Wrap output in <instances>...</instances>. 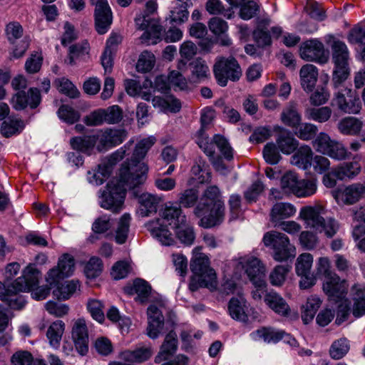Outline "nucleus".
Instances as JSON below:
<instances>
[{"label":"nucleus","mask_w":365,"mask_h":365,"mask_svg":"<svg viewBox=\"0 0 365 365\" xmlns=\"http://www.w3.org/2000/svg\"><path fill=\"white\" fill-rule=\"evenodd\" d=\"M214 117L215 111L212 109L206 108L203 110L200 118L202 126L195 134L196 143L208 157H211L212 159L215 157V152L212 149L213 145L209 143V137L205 130L207 126L210 125Z\"/></svg>","instance_id":"nucleus-7"},{"label":"nucleus","mask_w":365,"mask_h":365,"mask_svg":"<svg viewBox=\"0 0 365 365\" xmlns=\"http://www.w3.org/2000/svg\"><path fill=\"white\" fill-rule=\"evenodd\" d=\"M262 241L265 247L272 250V257L277 262L292 259L297 255L295 246L282 232L275 230L267 232L264 235Z\"/></svg>","instance_id":"nucleus-3"},{"label":"nucleus","mask_w":365,"mask_h":365,"mask_svg":"<svg viewBox=\"0 0 365 365\" xmlns=\"http://www.w3.org/2000/svg\"><path fill=\"white\" fill-rule=\"evenodd\" d=\"M317 190L316 182L314 180H299L295 194L298 197H304L312 195Z\"/></svg>","instance_id":"nucleus-50"},{"label":"nucleus","mask_w":365,"mask_h":365,"mask_svg":"<svg viewBox=\"0 0 365 365\" xmlns=\"http://www.w3.org/2000/svg\"><path fill=\"white\" fill-rule=\"evenodd\" d=\"M244 307L245 304L242 300L232 298L228 305V310L232 318L241 322H246L247 320V315L245 312Z\"/></svg>","instance_id":"nucleus-48"},{"label":"nucleus","mask_w":365,"mask_h":365,"mask_svg":"<svg viewBox=\"0 0 365 365\" xmlns=\"http://www.w3.org/2000/svg\"><path fill=\"white\" fill-rule=\"evenodd\" d=\"M209 143L213 145L212 149L215 152V157L213 159L211 157L209 158L215 167L219 168L222 165V163L220 156L215 152V146L225 159L228 160L232 159V149L225 138L220 135H215L212 140L211 141L209 140Z\"/></svg>","instance_id":"nucleus-22"},{"label":"nucleus","mask_w":365,"mask_h":365,"mask_svg":"<svg viewBox=\"0 0 365 365\" xmlns=\"http://www.w3.org/2000/svg\"><path fill=\"white\" fill-rule=\"evenodd\" d=\"M300 56L307 61L324 63L328 58L325 56L324 45L318 40L307 41L300 47Z\"/></svg>","instance_id":"nucleus-14"},{"label":"nucleus","mask_w":365,"mask_h":365,"mask_svg":"<svg viewBox=\"0 0 365 365\" xmlns=\"http://www.w3.org/2000/svg\"><path fill=\"white\" fill-rule=\"evenodd\" d=\"M105 123L114 124L119 123L123 118V110L118 106H112L103 109Z\"/></svg>","instance_id":"nucleus-63"},{"label":"nucleus","mask_w":365,"mask_h":365,"mask_svg":"<svg viewBox=\"0 0 365 365\" xmlns=\"http://www.w3.org/2000/svg\"><path fill=\"white\" fill-rule=\"evenodd\" d=\"M292 267L290 265H277L269 274V281L273 286L281 287L285 282Z\"/></svg>","instance_id":"nucleus-47"},{"label":"nucleus","mask_w":365,"mask_h":365,"mask_svg":"<svg viewBox=\"0 0 365 365\" xmlns=\"http://www.w3.org/2000/svg\"><path fill=\"white\" fill-rule=\"evenodd\" d=\"M279 133L276 138V145L284 154H291L295 151L299 145V141L292 134L282 128L278 127Z\"/></svg>","instance_id":"nucleus-26"},{"label":"nucleus","mask_w":365,"mask_h":365,"mask_svg":"<svg viewBox=\"0 0 365 365\" xmlns=\"http://www.w3.org/2000/svg\"><path fill=\"white\" fill-rule=\"evenodd\" d=\"M41 101L40 91L36 88H31L28 93L24 91H17L11 99L12 107L16 110L25 109L28 106L34 109L38 106Z\"/></svg>","instance_id":"nucleus-11"},{"label":"nucleus","mask_w":365,"mask_h":365,"mask_svg":"<svg viewBox=\"0 0 365 365\" xmlns=\"http://www.w3.org/2000/svg\"><path fill=\"white\" fill-rule=\"evenodd\" d=\"M280 119L285 125L292 128H297L302 120L301 115L297 109V103L289 101L283 109Z\"/></svg>","instance_id":"nucleus-31"},{"label":"nucleus","mask_w":365,"mask_h":365,"mask_svg":"<svg viewBox=\"0 0 365 365\" xmlns=\"http://www.w3.org/2000/svg\"><path fill=\"white\" fill-rule=\"evenodd\" d=\"M243 264L245 272L253 284L258 287L263 286L265 268L261 261L256 257H250L247 258Z\"/></svg>","instance_id":"nucleus-18"},{"label":"nucleus","mask_w":365,"mask_h":365,"mask_svg":"<svg viewBox=\"0 0 365 365\" xmlns=\"http://www.w3.org/2000/svg\"><path fill=\"white\" fill-rule=\"evenodd\" d=\"M162 201L161 197L150 193H143L138 197L139 213L142 217H147L155 213Z\"/></svg>","instance_id":"nucleus-29"},{"label":"nucleus","mask_w":365,"mask_h":365,"mask_svg":"<svg viewBox=\"0 0 365 365\" xmlns=\"http://www.w3.org/2000/svg\"><path fill=\"white\" fill-rule=\"evenodd\" d=\"M155 138L151 136L147 138H144L139 141L136 145L135 150L133 152V163H123L121 167L128 166L129 168H132L141 164V163H140V160L144 158L148 150L155 144ZM142 164H143V163H142ZM145 165L147 166L146 164Z\"/></svg>","instance_id":"nucleus-34"},{"label":"nucleus","mask_w":365,"mask_h":365,"mask_svg":"<svg viewBox=\"0 0 365 365\" xmlns=\"http://www.w3.org/2000/svg\"><path fill=\"white\" fill-rule=\"evenodd\" d=\"M161 217L163 220L173 230L185 225L187 221V217L183 214L181 207L174 206L170 202L165 205L161 211Z\"/></svg>","instance_id":"nucleus-19"},{"label":"nucleus","mask_w":365,"mask_h":365,"mask_svg":"<svg viewBox=\"0 0 365 365\" xmlns=\"http://www.w3.org/2000/svg\"><path fill=\"white\" fill-rule=\"evenodd\" d=\"M322 288L329 299L335 302L344 299L347 294L346 282L337 274L324 279Z\"/></svg>","instance_id":"nucleus-15"},{"label":"nucleus","mask_w":365,"mask_h":365,"mask_svg":"<svg viewBox=\"0 0 365 365\" xmlns=\"http://www.w3.org/2000/svg\"><path fill=\"white\" fill-rule=\"evenodd\" d=\"M252 336L254 339H262L267 343H277L284 336H288L284 331L274 330L270 327H262L252 332Z\"/></svg>","instance_id":"nucleus-36"},{"label":"nucleus","mask_w":365,"mask_h":365,"mask_svg":"<svg viewBox=\"0 0 365 365\" xmlns=\"http://www.w3.org/2000/svg\"><path fill=\"white\" fill-rule=\"evenodd\" d=\"M71 336L78 352L81 355L86 354L88 351L89 335L84 319H78L75 322Z\"/></svg>","instance_id":"nucleus-16"},{"label":"nucleus","mask_w":365,"mask_h":365,"mask_svg":"<svg viewBox=\"0 0 365 365\" xmlns=\"http://www.w3.org/2000/svg\"><path fill=\"white\" fill-rule=\"evenodd\" d=\"M96 4L95 24L99 34H106L112 23V12L107 0H90Z\"/></svg>","instance_id":"nucleus-10"},{"label":"nucleus","mask_w":365,"mask_h":365,"mask_svg":"<svg viewBox=\"0 0 365 365\" xmlns=\"http://www.w3.org/2000/svg\"><path fill=\"white\" fill-rule=\"evenodd\" d=\"M263 156L265 161L271 165H275L282 159L279 153V148L273 143H269L265 145L263 149Z\"/></svg>","instance_id":"nucleus-60"},{"label":"nucleus","mask_w":365,"mask_h":365,"mask_svg":"<svg viewBox=\"0 0 365 365\" xmlns=\"http://www.w3.org/2000/svg\"><path fill=\"white\" fill-rule=\"evenodd\" d=\"M133 289L138 295V299L144 303L150 296L151 287L143 279H136L133 283Z\"/></svg>","instance_id":"nucleus-64"},{"label":"nucleus","mask_w":365,"mask_h":365,"mask_svg":"<svg viewBox=\"0 0 365 365\" xmlns=\"http://www.w3.org/2000/svg\"><path fill=\"white\" fill-rule=\"evenodd\" d=\"M176 237L185 245H191L195 238L193 228L188 225L187 222L174 230Z\"/></svg>","instance_id":"nucleus-49"},{"label":"nucleus","mask_w":365,"mask_h":365,"mask_svg":"<svg viewBox=\"0 0 365 365\" xmlns=\"http://www.w3.org/2000/svg\"><path fill=\"white\" fill-rule=\"evenodd\" d=\"M334 140L331 139L328 134L320 133L313 140L312 144L317 152L327 155Z\"/></svg>","instance_id":"nucleus-54"},{"label":"nucleus","mask_w":365,"mask_h":365,"mask_svg":"<svg viewBox=\"0 0 365 365\" xmlns=\"http://www.w3.org/2000/svg\"><path fill=\"white\" fill-rule=\"evenodd\" d=\"M74 269V258L68 254H64L58 259V265L48 272L46 281L50 285L56 284L64 277L70 276Z\"/></svg>","instance_id":"nucleus-8"},{"label":"nucleus","mask_w":365,"mask_h":365,"mask_svg":"<svg viewBox=\"0 0 365 365\" xmlns=\"http://www.w3.org/2000/svg\"><path fill=\"white\" fill-rule=\"evenodd\" d=\"M97 139V150L100 152L116 146L123 143L126 138L123 130L107 128L95 135Z\"/></svg>","instance_id":"nucleus-12"},{"label":"nucleus","mask_w":365,"mask_h":365,"mask_svg":"<svg viewBox=\"0 0 365 365\" xmlns=\"http://www.w3.org/2000/svg\"><path fill=\"white\" fill-rule=\"evenodd\" d=\"M155 56L148 51L142 52L138 61L136 68L138 71L146 73L152 70L155 65Z\"/></svg>","instance_id":"nucleus-55"},{"label":"nucleus","mask_w":365,"mask_h":365,"mask_svg":"<svg viewBox=\"0 0 365 365\" xmlns=\"http://www.w3.org/2000/svg\"><path fill=\"white\" fill-rule=\"evenodd\" d=\"M296 211V207L291 203L277 202L270 210V221L274 225L278 224L279 222L294 216Z\"/></svg>","instance_id":"nucleus-25"},{"label":"nucleus","mask_w":365,"mask_h":365,"mask_svg":"<svg viewBox=\"0 0 365 365\" xmlns=\"http://www.w3.org/2000/svg\"><path fill=\"white\" fill-rule=\"evenodd\" d=\"M301 85L304 91H312L318 78V70L312 64L303 66L299 71Z\"/></svg>","instance_id":"nucleus-32"},{"label":"nucleus","mask_w":365,"mask_h":365,"mask_svg":"<svg viewBox=\"0 0 365 365\" xmlns=\"http://www.w3.org/2000/svg\"><path fill=\"white\" fill-rule=\"evenodd\" d=\"M313 159V152L310 146H300L291 158V163L302 169L311 167Z\"/></svg>","instance_id":"nucleus-33"},{"label":"nucleus","mask_w":365,"mask_h":365,"mask_svg":"<svg viewBox=\"0 0 365 365\" xmlns=\"http://www.w3.org/2000/svg\"><path fill=\"white\" fill-rule=\"evenodd\" d=\"M41 272L34 263H29L22 271V275L6 286V295L2 298L9 308L14 310L21 309L26 304L19 292H29L38 286Z\"/></svg>","instance_id":"nucleus-2"},{"label":"nucleus","mask_w":365,"mask_h":365,"mask_svg":"<svg viewBox=\"0 0 365 365\" xmlns=\"http://www.w3.org/2000/svg\"><path fill=\"white\" fill-rule=\"evenodd\" d=\"M190 269L194 274L209 279V286H217L216 273L210 267L209 258L205 255L200 254L195 256L191 261Z\"/></svg>","instance_id":"nucleus-13"},{"label":"nucleus","mask_w":365,"mask_h":365,"mask_svg":"<svg viewBox=\"0 0 365 365\" xmlns=\"http://www.w3.org/2000/svg\"><path fill=\"white\" fill-rule=\"evenodd\" d=\"M56 287L53 291V294L59 299H68L79 287L78 281H66L64 283H60L58 281L56 284L51 285Z\"/></svg>","instance_id":"nucleus-38"},{"label":"nucleus","mask_w":365,"mask_h":365,"mask_svg":"<svg viewBox=\"0 0 365 365\" xmlns=\"http://www.w3.org/2000/svg\"><path fill=\"white\" fill-rule=\"evenodd\" d=\"M365 192V185L356 183L345 187L339 194L340 200L346 205L358 202Z\"/></svg>","instance_id":"nucleus-35"},{"label":"nucleus","mask_w":365,"mask_h":365,"mask_svg":"<svg viewBox=\"0 0 365 365\" xmlns=\"http://www.w3.org/2000/svg\"><path fill=\"white\" fill-rule=\"evenodd\" d=\"M160 221L158 219L148 222L146 225L148 230L151 235L159 240L163 245H173L175 243V238L166 226L161 224Z\"/></svg>","instance_id":"nucleus-24"},{"label":"nucleus","mask_w":365,"mask_h":365,"mask_svg":"<svg viewBox=\"0 0 365 365\" xmlns=\"http://www.w3.org/2000/svg\"><path fill=\"white\" fill-rule=\"evenodd\" d=\"M349 349L346 339H339L332 344L329 350L330 356L334 359H340L348 352Z\"/></svg>","instance_id":"nucleus-62"},{"label":"nucleus","mask_w":365,"mask_h":365,"mask_svg":"<svg viewBox=\"0 0 365 365\" xmlns=\"http://www.w3.org/2000/svg\"><path fill=\"white\" fill-rule=\"evenodd\" d=\"M178 349L177 334L175 331H170L164 339L160 346V351L155 358V363H160L163 361L168 360L173 356Z\"/></svg>","instance_id":"nucleus-27"},{"label":"nucleus","mask_w":365,"mask_h":365,"mask_svg":"<svg viewBox=\"0 0 365 365\" xmlns=\"http://www.w3.org/2000/svg\"><path fill=\"white\" fill-rule=\"evenodd\" d=\"M321 302L320 299L317 297H312L307 299L306 304L302 307V319L304 324H308L313 319L320 307Z\"/></svg>","instance_id":"nucleus-45"},{"label":"nucleus","mask_w":365,"mask_h":365,"mask_svg":"<svg viewBox=\"0 0 365 365\" xmlns=\"http://www.w3.org/2000/svg\"><path fill=\"white\" fill-rule=\"evenodd\" d=\"M148 326L147 334L152 339L157 338L160 334L164 325V317L160 309L154 304H151L147 311Z\"/></svg>","instance_id":"nucleus-21"},{"label":"nucleus","mask_w":365,"mask_h":365,"mask_svg":"<svg viewBox=\"0 0 365 365\" xmlns=\"http://www.w3.org/2000/svg\"><path fill=\"white\" fill-rule=\"evenodd\" d=\"M153 354L152 346L139 344L134 349H128L120 354L121 359L130 363L141 364L149 360Z\"/></svg>","instance_id":"nucleus-20"},{"label":"nucleus","mask_w":365,"mask_h":365,"mask_svg":"<svg viewBox=\"0 0 365 365\" xmlns=\"http://www.w3.org/2000/svg\"><path fill=\"white\" fill-rule=\"evenodd\" d=\"M131 217L130 214H123L119 220L115 234V241L119 245L124 244L128 239Z\"/></svg>","instance_id":"nucleus-41"},{"label":"nucleus","mask_w":365,"mask_h":365,"mask_svg":"<svg viewBox=\"0 0 365 365\" xmlns=\"http://www.w3.org/2000/svg\"><path fill=\"white\" fill-rule=\"evenodd\" d=\"M362 125V122L358 118L345 117L339 122L337 127L341 133L353 135L359 133Z\"/></svg>","instance_id":"nucleus-37"},{"label":"nucleus","mask_w":365,"mask_h":365,"mask_svg":"<svg viewBox=\"0 0 365 365\" xmlns=\"http://www.w3.org/2000/svg\"><path fill=\"white\" fill-rule=\"evenodd\" d=\"M24 128L23 120L20 119H11L9 121H4L1 129V133L3 136L9 138L13 135L19 133Z\"/></svg>","instance_id":"nucleus-51"},{"label":"nucleus","mask_w":365,"mask_h":365,"mask_svg":"<svg viewBox=\"0 0 365 365\" xmlns=\"http://www.w3.org/2000/svg\"><path fill=\"white\" fill-rule=\"evenodd\" d=\"M325 213L324 207L321 205L314 206H304L301 208L299 218L305 224L315 230H319L322 225Z\"/></svg>","instance_id":"nucleus-17"},{"label":"nucleus","mask_w":365,"mask_h":365,"mask_svg":"<svg viewBox=\"0 0 365 365\" xmlns=\"http://www.w3.org/2000/svg\"><path fill=\"white\" fill-rule=\"evenodd\" d=\"M298 181L299 180L295 173L287 172L281 178V187L285 192L294 195Z\"/></svg>","instance_id":"nucleus-61"},{"label":"nucleus","mask_w":365,"mask_h":365,"mask_svg":"<svg viewBox=\"0 0 365 365\" xmlns=\"http://www.w3.org/2000/svg\"><path fill=\"white\" fill-rule=\"evenodd\" d=\"M112 168L113 165L107 160L103 161L98 165L96 170L88 172L89 181L97 185L103 184L105 179L110 175Z\"/></svg>","instance_id":"nucleus-39"},{"label":"nucleus","mask_w":365,"mask_h":365,"mask_svg":"<svg viewBox=\"0 0 365 365\" xmlns=\"http://www.w3.org/2000/svg\"><path fill=\"white\" fill-rule=\"evenodd\" d=\"M352 314L356 318L365 315V284H355L351 287Z\"/></svg>","instance_id":"nucleus-28"},{"label":"nucleus","mask_w":365,"mask_h":365,"mask_svg":"<svg viewBox=\"0 0 365 365\" xmlns=\"http://www.w3.org/2000/svg\"><path fill=\"white\" fill-rule=\"evenodd\" d=\"M59 92L66 94L70 98H75L78 97L79 91L74 85L66 78H58L54 82Z\"/></svg>","instance_id":"nucleus-57"},{"label":"nucleus","mask_w":365,"mask_h":365,"mask_svg":"<svg viewBox=\"0 0 365 365\" xmlns=\"http://www.w3.org/2000/svg\"><path fill=\"white\" fill-rule=\"evenodd\" d=\"M70 143L73 149L86 153L95 146L97 143V139L95 135L74 137L71 139Z\"/></svg>","instance_id":"nucleus-42"},{"label":"nucleus","mask_w":365,"mask_h":365,"mask_svg":"<svg viewBox=\"0 0 365 365\" xmlns=\"http://www.w3.org/2000/svg\"><path fill=\"white\" fill-rule=\"evenodd\" d=\"M338 174V179L343 180L346 178H352L361 171V166L357 162L346 163L335 168Z\"/></svg>","instance_id":"nucleus-46"},{"label":"nucleus","mask_w":365,"mask_h":365,"mask_svg":"<svg viewBox=\"0 0 365 365\" xmlns=\"http://www.w3.org/2000/svg\"><path fill=\"white\" fill-rule=\"evenodd\" d=\"M195 215L201 217L199 225L204 228H211L220 225L225 218L224 204H213L210 206H205L200 214Z\"/></svg>","instance_id":"nucleus-9"},{"label":"nucleus","mask_w":365,"mask_h":365,"mask_svg":"<svg viewBox=\"0 0 365 365\" xmlns=\"http://www.w3.org/2000/svg\"><path fill=\"white\" fill-rule=\"evenodd\" d=\"M332 113L331 109L328 106L321 108H308L305 110V115L309 120L319 123H325L329 120Z\"/></svg>","instance_id":"nucleus-43"},{"label":"nucleus","mask_w":365,"mask_h":365,"mask_svg":"<svg viewBox=\"0 0 365 365\" xmlns=\"http://www.w3.org/2000/svg\"><path fill=\"white\" fill-rule=\"evenodd\" d=\"M148 171V167L144 164L132 168L121 167L119 178L110 180L102 192L101 206L114 213L119 212L123 207L126 190H134L143 185L147 179Z\"/></svg>","instance_id":"nucleus-1"},{"label":"nucleus","mask_w":365,"mask_h":365,"mask_svg":"<svg viewBox=\"0 0 365 365\" xmlns=\"http://www.w3.org/2000/svg\"><path fill=\"white\" fill-rule=\"evenodd\" d=\"M224 204L219 188L215 185L209 186L204 192L200 202L194 210V213L200 214L205 206L213 204Z\"/></svg>","instance_id":"nucleus-30"},{"label":"nucleus","mask_w":365,"mask_h":365,"mask_svg":"<svg viewBox=\"0 0 365 365\" xmlns=\"http://www.w3.org/2000/svg\"><path fill=\"white\" fill-rule=\"evenodd\" d=\"M64 329L65 324L61 320L55 321L50 324L46 331V336L52 346H59Z\"/></svg>","instance_id":"nucleus-40"},{"label":"nucleus","mask_w":365,"mask_h":365,"mask_svg":"<svg viewBox=\"0 0 365 365\" xmlns=\"http://www.w3.org/2000/svg\"><path fill=\"white\" fill-rule=\"evenodd\" d=\"M313 262V257L309 253L300 255L296 262L295 269L297 275H304L310 273Z\"/></svg>","instance_id":"nucleus-52"},{"label":"nucleus","mask_w":365,"mask_h":365,"mask_svg":"<svg viewBox=\"0 0 365 365\" xmlns=\"http://www.w3.org/2000/svg\"><path fill=\"white\" fill-rule=\"evenodd\" d=\"M295 128L297 129L295 132L296 135L303 140H312L318 131V128L315 125L308 123H300L299 125Z\"/></svg>","instance_id":"nucleus-56"},{"label":"nucleus","mask_w":365,"mask_h":365,"mask_svg":"<svg viewBox=\"0 0 365 365\" xmlns=\"http://www.w3.org/2000/svg\"><path fill=\"white\" fill-rule=\"evenodd\" d=\"M58 117L68 124H73L80 118L78 111L68 105H62L58 110Z\"/></svg>","instance_id":"nucleus-59"},{"label":"nucleus","mask_w":365,"mask_h":365,"mask_svg":"<svg viewBox=\"0 0 365 365\" xmlns=\"http://www.w3.org/2000/svg\"><path fill=\"white\" fill-rule=\"evenodd\" d=\"M331 48L334 63L332 82L334 87L337 88L347 79L349 75V51L346 44L339 40H334Z\"/></svg>","instance_id":"nucleus-5"},{"label":"nucleus","mask_w":365,"mask_h":365,"mask_svg":"<svg viewBox=\"0 0 365 365\" xmlns=\"http://www.w3.org/2000/svg\"><path fill=\"white\" fill-rule=\"evenodd\" d=\"M198 200V192L197 190L191 188L187 189L178 195L179 207H193Z\"/></svg>","instance_id":"nucleus-53"},{"label":"nucleus","mask_w":365,"mask_h":365,"mask_svg":"<svg viewBox=\"0 0 365 365\" xmlns=\"http://www.w3.org/2000/svg\"><path fill=\"white\" fill-rule=\"evenodd\" d=\"M103 270V263L97 257H91L86 263L84 272L88 278H96L101 274Z\"/></svg>","instance_id":"nucleus-58"},{"label":"nucleus","mask_w":365,"mask_h":365,"mask_svg":"<svg viewBox=\"0 0 365 365\" xmlns=\"http://www.w3.org/2000/svg\"><path fill=\"white\" fill-rule=\"evenodd\" d=\"M265 304L276 314L286 317L290 313V307L285 299L274 291L267 292L264 295Z\"/></svg>","instance_id":"nucleus-23"},{"label":"nucleus","mask_w":365,"mask_h":365,"mask_svg":"<svg viewBox=\"0 0 365 365\" xmlns=\"http://www.w3.org/2000/svg\"><path fill=\"white\" fill-rule=\"evenodd\" d=\"M4 34L11 46L9 51L11 58L23 57L29 49L31 40L29 35H24L22 25L16 21L7 23L5 25Z\"/></svg>","instance_id":"nucleus-4"},{"label":"nucleus","mask_w":365,"mask_h":365,"mask_svg":"<svg viewBox=\"0 0 365 365\" xmlns=\"http://www.w3.org/2000/svg\"><path fill=\"white\" fill-rule=\"evenodd\" d=\"M213 72L217 83L226 86L228 81H237L242 75V68L237 61L233 58L221 57L215 62Z\"/></svg>","instance_id":"nucleus-6"},{"label":"nucleus","mask_w":365,"mask_h":365,"mask_svg":"<svg viewBox=\"0 0 365 365\" xmlns=\"http://www.w3.org/2000/svg\"><path fill=\"white\" fill-rule=\"evenodd\" d=\"M192 68L191 81L197 82L207 78L209 74V68L203 59L197 58L190 64Z\"/></svg>","instance_id":"nucleus-44"}]
</instances>
